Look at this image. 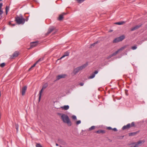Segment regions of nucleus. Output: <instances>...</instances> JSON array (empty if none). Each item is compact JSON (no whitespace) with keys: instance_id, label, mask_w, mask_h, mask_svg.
Instances as JSON below:
<instances>
[{"instance_id":"1","label":"nucleus","mask_w":147,"mask_h":147,"mask_svg":"<svg viewBox=\"0 0 147 147\" xmlns=\"http://www.w3.org/2000/svg\"><path fill=\"white\" fill-rule=\"evenodd\" d=\"M61 115V118L63 123L67 124L69 126L71 125V123L68 116L64 114H60Z\"/></svg>"},{"instance_id":"2","label":"nucleus","mask_w":147,"mask_h":147,"mask_svg":"<svg viewBox=\"0 0 147 147\" xmlns=\"http://www.w3.org/2000/svg\"><path fill=\"white\" fill-rule=\"evenodd\" d=\"M15 21L18 24H23L25 22V19L22 15H20V16L15 17Z\"/></svg>"},{"instance_id":"3","label":"nucleus","mask_w":147,"mask_h":147,"mask_svg":"<svg viewBox=\"0 0 147 147\" xmlns=\"http://www.w3.org/2000/svg\"><path fill=\"white\" fill-rule=\"evenodd\" d=\"M135 126V123L134 122H132L131 124L128 123L126 125L124 126L122 128L123 130H124L126 129H129V128Z\"/></svg>"},{"instance_id":"4","label":"nucleus","mask_w":147,"mask_h":147,"mask_svg":"<svg viewBox=\"0 0 147 147\" xmlns=\"http://www.w3.org/2000/svg\"><path fill=\"white\" fill-rule=\"evenodd\" d=\"M142 141H139L137 143H134L132 144L131 146L128 147H138L139 146V144L142 143Z\"/></svg>"},{"instance_id":"5","label":"nucleus","mask_w":147,"mask_h":147,"mask_svg":"<svg viewBox=\"0 0 147 147\" xmlns=\"http://www.w3.org/2000/svg\"><path fill=\"white\" fill-rule=\"evenodd\" d=\"M38 43V41H35L31 42L30 44V47L28 49H30L36 47Z\"/></svg>"},{"instance_id":"6","label":"nucleus","mask_w":147,"mask_h":147,"mask_svg":"<svg viewBox=\"0 0 147 147\" xmlns=\"http://www.w3.org/2000/svg\"><path fill=\"white\" fill-rule=\"evenodd\" d=\"M66 76L65 74H61L57 76V80H58L61 78H64Z\"/></svg>"},{"instance_id":"7","label":"nucleus","mask_w":147,"mask_h":147,"mask_svg":"<svg viewBox=\"0 0 147 147\" xmlns=\"http://www.w3.org/2000/svg\"><path fill=\"white\" fill-rule=\"evenodd\" d=\"M88 65V63H86L78 67L79 69V70L80 71L85 68Z\"/></svg>"},{"instance_id":"8","label":"nucleus","mask_w":147,"mask_h":147,"mask_svg":"<svg viewBox=\"0 0 147 147\" xmlns=\"http://www.w3.org/2000/svg\"><path fill=\"white\" fill-rule=\"evenodd\" d=\"M27 87L26 86H25L23 87L22 89V96H23L25 94V92L27 89Z\"/></svg>"},{"instance_id":"9","label":"nucleus","mask_w":147,"mask_h":147,"mask_svg":"<svg viewBox=\"0 0 147 147\" xmlns=\"http://www.w3.org/2000/svg\"><path fill=\"white\" fill-rule=\"evenodd\" d=\"M141 24L136 25L134 27L131 28V31L135 30L140 28L141 26Z\"/></svg>"},{"instance_id":"10","label":"nucleus","mask_w":147,"mask_h":147,"mask_svg":"<svg viewBox=\"0 0 147 147\" xmlns=\"http://www.w3.org/2000/svg\"><path fill=\"white\" fill-rule=\"evenodd\" d=\"M58 142L62 145H65L67 144L66 143L61 139H58Z\"/></svg>"},{"instance_id":"11","label":"nucleus","mask_w":147,"mask_h":147,"mask_svg":"<svg viewBox=\"0 0 147 147\" xmlns=\"http://www.w3.org/2000/svg\"><path fill=\"white\" fill-rule=\"evenodd\" d=\"M66 14V13H63L61 14L60 15L58 18V20L60 21L62 20L63 18V16Z\"/></svg>"},{"instance_id":"12","label":"nucleus","mask_w":147,"mask_h":147,"mask_svg":"<svg viewBox=\"0 0 147 147\" xmlns=\"http://www.w3.org/2000/svg\"><path fill=\"white\" fill-rule=\"evenodd\" d=\"M98 71H96L94 73L92 74L91 76L88 77V79H92L94 78L95 76V75L98 73Z\"/></svg>"},{"instance_id":"13","label":"nucleus","mask_w":147,"mask_h":147,"mask_svg":"<svg viewBox=\"0 0 147 147\" xmlns=\"http://www.w3.org/2000/svg\"><path fill=\"white\" fill-rule=\"evenodd\" d=\"M54 28L53 27H51L49 28L48 32L47 33V34L48 35L51 32L53 31L54 30Z\"/></svg>"},{"instance_id":"14","label":"nucleus","mask_w":147,"mask_h":147,"mask_svg":"<svg viewBox=\"0 0 147 147\" xmlns=\"http://www.w3.org/2000/svg\"><path fill=\"white\" fill-rule=\"evenodd\" d=\"M18 51H16L11 56V59L13 58L14 57H17L18 55Z\"/></svg>"},{"instance_id":"15","label":"nucleus","mask_w":147,"mask_h":147,"mask_svg":"<svg viewBox=\"0 0 147 147\" xmlns=\"http://www.w3.org/2000/svg\"><path fill=\"white\" fill-rule=\"evenodd\" d=\"M139 131H137L134 132H131L129 133V136H133L136 135L137 134L139 133Z\"/></svg>"},{"instance_id":"16","label":"nucleus","mask_w":147,"mask_h":147,"mask_svg":"<svg viewBox=\"0 0 147 147\" xmlns=\"http://www.w3.org/2000/svg\"><path fill=\"white\" fill-rule=\"evenodd\" d=\"M61 108L63 110H66L69 109V106L68 105H64L63 106L61 107Z\"/></svg>"},{"instance_id":"17","label":"nucleus","mask_w":147,"mask_h":147,"mask_svg":"<svg viewBox=\"0 0 147 147\" xmlns=\"http://www.w3.org/2000/svg\"><path fill=\"white\" fill-rule=\"evenodd\" d=\"M105 130H98L96 132V133L100 134H103L105 133Z\"/></svg>"},{"instance_id":"18","label":"nucleus","mask_w":147,"mask_h":147,"mask_svg":"<svg viewBox=\"0 0 147 147\" xmlns=\"http://www.w3.org/2000/svg\"><path fill=\"white\" fill-rule=\"evenodd\" d=\"M43 90H44L43 89H42V88L39 92V102L40 101V100L41 99L42 93L43 92Z\"/></svg>"},{"instance_id":"19","label":"nucleus","mask_w":147,"mask_h":147,"mask_svg":"<svg viewBox=\"0 0 147 147\" xmlns=\"http://www.w3.org/2000/svg\"><path fill=\"white\" fill-rule=\"evenodd\" d=\"M80 70L78 67L75 69L74 71V73L75 74H76L78 73Z\"/></svg>"},{"instance_id":"20","label":"nucleus","mask_w":147,"mask_h":147,"mask_svg":"<svg viewBox=\"0 0 147 147\" xmlns=\"http://www.w3.org/2000/svg\"><path fill=\"white\" fill-rule=\"evenodd\" d=\"M121 41L119 40V37L113 40V43H116L119 42Z\"/></svg>"},{"instance_id":"21","label":"nucleus","mask_w":147,"mask_h":147,"mask_svg":"<svg viewBox=\"0 0 147 147\" xmlns=\"http://www.w3.org/2000/svg\"><path fill=\"white\" fill-rule=\"evenodd\" d=\"M127 47V45L124 46L122 47H121V48L119 49L117 51L119 52L121 51H122L123 49H125Z\"/></svg>"},{"instance_id":"22","label":"nucleus","mask_w":147,"mask_h":147,"mask_svg":"<svg viewBox=\"0 0 147 147\" xmlns=\"http://www.w3.org/2000/svg\"><path fill=\"white\" fill-rule=\"evenodd\" d=\"M125 22L124 21H122L119 22H117L115 23V24H116L119 25H121L124 23H125Z\"/></svg>"},{"instance_id":"23","label":"nucleus","mask_w":147,"mask_h":147,"mask_svg":"<svg viewBox=\"0 0 147 147\" xmlns=\"http://www.w3.org/2000/svg\"><path fill=\"white\" fill-rule=\"evenodd\" d=\"M119 37V40L120 41H122L125 38V37L124 36V35H122L121 36H120V37Z\"/></svg>"},{"instance_id":"24","label":"nucleus","mask_w":147,"mask_h":147,"mask_svg":"<svg viewBox=\"0 0 147 147\" xmlns=\"http://www.w3.org/2000/svg\"><path fill=\"white\" fill-rule=\"evenodd\" d=\"M48 86V84L47 83H45L42 86V89L44 90Z\"/></svg>"},{"instance_id":"25","label":"nucleus","mask_w":147,"mask_h":147,"mask_svg":"<svg viewBox=\"0 0 147 147\" xmlns=\"http://www.w3.org/2000/svg\"><path fill=\"white\" fill-rule=\"evenodd\" d=\"M9 8L7 6H6L5 8V13L7 15L8 13V11L9 10Z\"/></svg>"},{"instance_id":"26","label":"nucleus","mask_w":147,"mask_h":147,"mask_svg":"<svg viewBox=\"0 0 147 147\" xmlns=\"http://www.w3.org/2000/svg\"><path fill=\"white\" fill-rule=\"evenodd\" d=\"M118 52H119L117 50L116 52H114V53H113L111 55H112V56L113 57L114 56H115L118 53Z\"/></svg>"},{"instance_id":"27","label":"nucleus","mask_w":147,"mask_h":147,"mask_svg":"<svg viewBox=\"0 0 147 147\" xmlns=\"http://www.w3.org/2000/svg\"><path fill=\"white\" fill-rule=\"evenodd\" d=\"M95 128V126H92L91 127L89 128V130L91 131L93 129H94Z\"/></svg>"},{"instance_id":"28","label":"nucleus","mask_w":147,"mask_h":147,"mask_svg":"<svg viewBox=\"0 0 147 147\" xmlns=\"http://www.w3.org/2000/svg\"><path fill=\"white\" fill-rule=\"evenodd\" d=\"M36 64H37V63H34V64L31 67H30V68L29 69L28 71H30V69H31L32 68H33V67H34L35 66V65H36Z\"/></svg>"},{"instance_id":"29","label":"nucleus","mask_w":147,"mask_h":147,"mask_svg":"<svg viewBox=\"0 0 147 147\" xmlns=\"http://www.w3.org/2000/svg\"><path fill=\"white\" fill-rule=\"evenodd\" d=\"M43 58H40L38 61H37V62L36 63H37L38 62L43 61Z\"/></svg>"},{"instance_id":"30","label":"nucleus","mask_w":147,"mask_h":147,"mask_svg":"<svg viewBox=\"0 0 147 147\" xmlns=\"http://www.w3.org/2000/svg\"><path fill=\"white\" fill-rule=\"evenodd\" d=\"M5 65V63H3L0 64V66L2 67H3Z\"/></svg>"},{"instance_id":"31","label":"nucleus","mask_w":147,"mask_h":147,"mask_svg":"<svg viewBox=\"0 0 147 147\" xmlns=\"http://www.w3.org/2000/svg\"><path fill=\"white\" fill-rule=\"evenodd\" d=\"M36 147H42V146L39 143H37L36 144Z\"/></svg>"},{"instance_id":"32","label":"nucleus","mask_w":147,"mask_h":147,"mask_svg":"<svg viewBox=\"0 0 147 147\" xmlns=\"http://www.w3.org/2000/svg\"><path fill=\"white\" fill-rule=\"evenodd\" d=\"M137 48V47L136 46H133L132 47H131V49H132V50H135Z\"/></svg>"},{"instance_id":"33","label":"nucleus","mask_w":147,"mask_h":147,"mask_svg":"<svg viewBox=\"0 0 147 147\" xmlns=\"http://www.w3.org/2000/svg\"><path fill=\"white\" fill-rule=\"evenodd\" d=\"M69 53L67 51L65 52L64 53V55H65L66 56H68L69 55Z\"/></svg>"},{"instance_id":"34","label":"nucleus","mask_w":147,"mask_h":147,"mask_svg":"<svg viewBox=\"0 0 147 147\" xmlns=\"http://www.w3.org/2000/svg\"><path fill=\"white\" fill-rule=\"evenodd\" d=\"M72 118L74 120H76L77 119L75 115H73L72 116Z\"/></svg>"},{"instance_id":"35","label":"nucleus","mask_w":147,"mask_h":147,"mask_svg":"<svg viewBox=\"0 0 147 147\" xmlns=\"http://www.w3.org/2000/svg\"><path fill=\"white\" fill-rule=\"evenodd\" d=\"M81 123V121L80 120H78L76 122V124L77 125H78Z\"/></svg>"},{"instance_id":"36","label":"nucleus","mask_w":147,"mask_h":147,"mask_svg":"<svg viewBox=\"0 0 147 147\" xmlns=\"http://www.w3.org/2000/svg\"><path fill=\"white\" fill-rule=\"evenodd\" d=\"M18 127H19L18 125V124H16V129L17 131H18Z\"/></svg>"},{"instance_id":"37","label":"nucleus","mask_w":147,"mask_h":147,"mask_svg":"<svg viewBox=\"0 0 147 147\" xmlns=\"http://www.w3.org/2000/svg\"><path fill=\"white\" fill-rule=\"evenodd\" d=\"M113 56H112V55H109V56H108V57H107V59H109L110 58H111Z\"/></svg>"},{"instance_id":"38","label":"nucleus","mask_w":147,"mask_h":147,"mask_svg":"<svg viewBox=\"0 0 147 147\" xmlns=\"http://www.w3.org/2000/svg\"><path fill=\"white\" fill-rule=\"evenodd\" d=\"M3 13V11L1 10V9H0V15H2Z\"/></svg>"},{"instance_id":"39","label":"nucleus","mask_w":147,"mask_h":147,"mask_svg":"<svg viewBox=\"0 0 147 147\" xmlns=\"http://www.w3.org/2000/svg\"><path fill=\"white\" fill-rule=\"evenodd\" d=\"M107 129L109 130H112V128L110 127H107Z\"/></svg>"},{"instance_id":"40","label":"nucleus","mask_w":147,"mask_h":147,"mask_svg":"<svg viewBox=\"0 0 147 147\" xmlns=\"http://www.w3.org/2000/svg\"><path fill=\"white\" fill-rule=\"evenodd\" d=\"M124 137V136H120L119 137V139H123Z\"/></svg>"},{"instance_id":"41","label":"nucleus","mask_w":147,"mask_h":147,"mask_svg":"<svg viewBox=\"0 0 147 147\" xmlns=\"http://www.w3.org/2000/svg\"><path fill=\"white\" fill-rule=\"evenodd\" d=\"M112 130L115 131H117V129L115 128L112 129Z\"/></svg>"},{"instance_id":"42","label":"nucleus","mask_w":147,"mask_h":147,"mask_svg":"<svg viewBox=\"0 0 147 147\" xmlns=\"http://www.w3.org/2000/svg\"><path fill=\"white\" fill-rule=\"evenodd\" d=\"M79 84L80 85V86H82L84 85V84L83 83H80Z\"/></svg>"},{"instance_id":"43","label":"nucleus","mask_w":147,"mask_h":147,"mask_svg":"<svg viewBox=\"0 0 147 147\" xmlns=\"http://www.w3.org/2000/svg\"><path fill=\"white\" fill-rule=\"evenodd\" d=\"M3 5V4L2 3H0V9H1L2 6Z\"/></svg>"},{"instance_id":"44","label":"nucleus","mask_w":147,"mask_h":147,"mask_svg":"<svg viewBox=\"0 0 147 147\" xmlns=\"http://www.w3.org/2000/svg\"><path fill=\"white\" fill-rule=\"evenodd\" d=\"M66 56L65 55H63L60 58V59H62V58L65 57Z\"/></svg>"},{"instance_id":"45","label":"nucleus","mask_w":147,"mask_h":147,"mask_svg":"<svg viewBox=\"0 0 147 147\" xmlns=\"http://www.w3.org/2000/svg\"><path fill=\"white\" fill-rule=\"evenodd\" d=\"M16 24H11V26H14Z\"/></svg>"},{"instance_id":"46","label":"nucleus","mask_w":147,"mask_h":147,"mask_svg":"<svg viewBox=\"0 0 147 147\" xmlns=\"http://www.w3.org/2000/svg\"><path fill=\"white\" fill-rule=\"evenodd\" d=\"M97 43V42H95V43H94V44H92V45H94L96 44Z\"/></svg>"},{"instance_id":"47","label":"nucleus","mask_w":147,"mask_h":147,"mask_svg":"<svg viewBox=\"0 0 147 147\" xmlns=\"http://www.w3.org/2000/svg\"><path fill=\"white\" fill-rule=\"evenodd\" d=\"M28 20V18H26V19H25V21H27Z\"/></svg>"},{"instance_id":"48","label":"nucleus","mask_w":147,"mask_h":147,"mask_svg":"<svg viewBox=\"0 0 147 147\" xmlns=\"http://www.w3.org/2000/svg\"><path fill=\"white\" fill-rule=\"evenodd\" d=\"M9 25H11V24H12L11 23V22H9Z\"/></svg>"},{"instance_id":"49","label":"nucleus","mask_w":147,"mask_h":147,"mask_svg":"<svg viewBox=\"0 0 147 147\" xmlns=\"http://www.w3.org/2000/svg\"><path fill=\"white\" fill-rule=\"evenodd\" d=\"M56 145L57 146H59L58 144L57 143L56 144Z\"/></svg>"},{"instance_id":"50","label":"nucleus","mask_w":147,"mask_h":147,"mask_svg":"<svg viewBox=\"0 0 147 147\" xmlns=\"http://www.w3.org/2000/svg\"><path fill=\"white\" fill-rule=\"evenodd\" d=\"M57 30H55V32H54V33H53V34H55V33L57 32Z\"/></svg>"},{"instance_id":"51","label":"nucleus","mask_w":147,"mask_h":147,"mask_svg":"<svg viewBox=\"0 0 147 147\" xmlns=\"http://www.w3.org/2000/svg\"><path fill=\"white\" fill-rule=\"evenodd\" d=\"M60 146V147H62V146Z\"/></svg>"},{"instance_id":"52","label":"nucleus","mask_w":147,"mask_h":147,"mask_svg":"<svg viewBox=\"0 0 147 147\" xmlns=\"http://www.w3.org/2000/svg\"><path fill=\"white\" fill-rule=\"evenodd\" d=\"M2 0H0V1H2Z\"/></svg>"},{"instance_id":"53","label":"nucleus","mask_w":147,"mask_h":147,"mask_svg":"<svg viewBox=\"0 0 147 147\" xmlns=\"http://www.w3.org/2000/svg\"><path fill=\"white\" fill-rule=\"evenodd\" d=\"M112 31L111 30V31H110V32H111Z\"/></svg>"}]
</instances>
